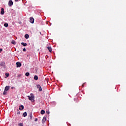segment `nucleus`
Returning <instances> with one entry per match:
<instances>
[{"label":"nucleus","mask_w":126,"mask_h":126,"mask_svg":"<svg viewBox=\"0 0 126 126\" xmlns=\"http://www.w3.org/2000/svg\"><path fill=\"white\" fill-rule=\"evenodd\" d=\"M10 88V87H9V86H6L5 87L4 91L3 92V95H6V93H7V92H6V91H8V90H9Z\"/></svg>","instance_id":"obj_1"},{"label":"nucleus","mask_w":126,"mask_h":126,"mask_svg":"<svg viewBox=\"0 0 126 126\" xmlns=\"http://www.w3.org/2000/svg\"><path fill=\"white\" fill-rule=\"evenodd\" d=\"M29 99L30 100V101H32V100H34V95L33 94H31V96L28 95V96Z\"/></svg>","instance_id":"obj_2"},{"label":"nucleus","mask_w":126,"mask_h":126,"mask_svg":"<svg viewBox=\"0 0 126 126\" xmlns=\"http://www.w3.org/2000/svg\"><path fill=\"white\" fill-rule=\"evenodd\" d=\"M8 5L9 6H12V5H13V2L12 1V0H9Z\"/></svg>","instance_id":"obj_3"},{"label":"nucleus","mask_w":126,"mask_h":126,"mask_svg":"<svg viewBox=\"0 0 126 126\" xmlns=\"http://www.w3.org/2000/svg\"><path fill=\"white\" fill-rule=\"evenodd\" d=\"M30 21L31 22V23H34V18H33V17H31L30 18Z\"/></svg>","instance_id":"obj_4"},{"label":"nucleus","mask_w":126,"mask_h":126,"mask_svg":"<svg viewBox=\"0 0 126 126\" xmlns=\"http://www.w3.org/2000/svg\"><path fill=\"white\" fill-rule=\"evenodd\" d=\"M37 89H39V91H42V87H41V85H37Z\"/></svg>","instance_id":"obj_5"},{"label":"nucleus","mask_w":126,"mask_h":126,"mask_svg":"<svg viewBox=\"0 0 126 126\" xmlns=\"http://www.w3.org/2000/svg\"><path fill=\"white\" fill-rule=\"evenodd\" d=\"M17 67H20L21 66V63L20 62H17L16 63Z\"/></svg>","instance_id":"obj_6"},{"label":"nucleus","mask_w":126,"mask_h":126,"mask_svg":"<svg viewBox=\"0 0 126 126\" xmlns=\"http://www.w3.org/2000/svg\"><path fill=\"white\" fill-rule=\"evenodd\" d=\"M0 14L2 15V14H4V9L3 8L1 9Z\"/></svg>","instance_id":"obj_7"},{"label":"nucleus","mask_w":126,"mask_h":126,"mask_svg":"<svg viewBox=\"0 0 126 126\" xmlns=\"http://www.w3.org/2000/svg\"><path fill=\"white\" fill-rule=\"evenodd\" d=\"M47 49H48V51L50 52V53H52V47H48Z\"/></svg>","instance_id":"obj_8"},{"label":"nucleus","mask_w":126,"mask_h":126,"mask_svg":"<svg viewBox=\"0 0 126 126\" xmlns=\"http://www.w3.org/2000/svg\"><path fill=\"white\" fill-rule=\"evenodd\" d=\"M46 120H47V118L46 117H43L42 119V124H44V123H45Z\"/></svg>","instance_id":"obj_9"},{"label":"nucleus","mask_w":126,"mask_h":126,"mask_svg":"<svg viewBox=\"0 0 126 126\" xmlns=\"http://www.w3.org/2000/svg\"><path fill=\"white\" fill-rule=\"evenodd\" d=\"M24 109V106L23 105H21L20 106V107H19V110H22Z\"/></svg>","instance_id":"obj_10"},{"label":"nucleus","mask_w":126,"mask_h":126,"mask_svg":"<svg viewBox=\"0 0 126 126\" xmlns=\"http://www.w3.org/2000/svg\"><path fill=\"white\" fill-rule=\"evenodd\" d=\"M25 38H26V39H28V38H29V34H25Z\"/></svg>","instance_id":"obj_11"},{"label":"nucleus","mask_w":126,"mask_h":126,"mask_svg":"<svg viewBox=\"0 0 126 126\" xmlns=\"http://www.w3.org/2000/svg\"><path fill=\"white\" fill-rule=\"evenodd\" d=\"M21 45H22V46H24V47H26V46H27V43H24V42H22Z\"/></svg>","instance_id":"obj_12"},{"label":"nucleus","mask_w":126,"mask_h":126,"mask_svg":"<svg viewBox=\"0 0 126 126\" xmlns=\"http://www.w3.org/2000/svg\"><path fill=\"white\" fill-rule=\"evenodd\" d=\"M23 117H27V112H24V113L23 114Z\"/></svg>","instance_id":"obj_13"},{"label":"nucleus","mask_w":126,"mask_h":126,"mask_svg":"<svg viewBox=\"0 0 126 126\" xmlns=\"http://www.w3.org/2000/svg\"><path fill=\"white\" fill-rule=\"evenodd\" d=\"M34 80H38V76L35 75L34 76Z\"/></svg>","instance_id":"obj_14"},{"label":"nucleus","mask_w":126,"mask_h":126,"mask_svg":"<svg viewBox=\"0 0 126 126\" xmlns=\"http://www.w3.org/2000/svg\"><path fill=\"white\" fill-rule=\"evenodd\" d=\"M40 114H41V115H44V114H45V111L44 110H42L40 112Z\"/></svg>","instance_id":"obj_15"},{"label":"nucleus","mask_w":126,"mask_h":126,"mask_svg":"<svg viewBox=\"0 0 126 126\" xmlns=\"http://www.w3.org/2000/svg\"><path fill=\"white\" fill-rule=\"evenodd\" d=\"M11 44H13V45H15V44H16V42L14 41V40H12V41L11 42Z\"/></svg>","instance_id":"obj_16"},{"label":"nucleus","mask_w":126,"mask_h":126,"mask_svg":"<svg viewBox=\"0 0 126 126\" xmlns=\"http://www.w3.org/2000/svg\"><path fill=\"white\" fill-rule=\"evenodd\" d=\"M33 117V116L32 115V113H31L30 114V120H32V117Z\"/></svg>","instance_id":"obj_17"},{"label":"nucleus","mask_w":126,"mask_h":126,"mask_svg":"<svg viewBox=\"0 0 126 126\" xmlns=\"http://www.w3.org/2000/svg\"><path fill=\"white\" fill-rule=\"evenodd\" d=\"M4 26L5 27H8V24H7V23H5V24H4Z\"/></svg>","instance_id":"obj_18"},{"label":"nucleus","mask_w":126,"mask_h":126,"mask_svg":"<svg viewBox=\"0 0 126 126\" xmlns=\"http://www.w3.org/2000/svg\"><path fill=\"white\" fill-rule=\"evenodd\" d=\"M30 73H29V72H27V73H26V74H25V76H28L29 75H30Z\"/></svg>","instance_id":"obj_19"},{"label":"nucleus","mask_w":126,"mask_h":126,"mask_svg":"<svg viewBox=\"0 0 126 126\" xmlns=\"http://www.w3.org/2000/svg\"><path fill=\"white\" fill-rule=\"evenodd\" d=\"M0 65L1 66H3V65H4V63H1Z\"/></svg>","instance_id":"obj_20"},{"label":"nucleus","mask_w":126,"mask_h":126,"mask_svg":"<svg viewBox=\"0 0 126 126\" xmlns=\"http://www.w3.org/2000/svg\"><path fill=\"white\" fill-rule=\"evenodd\" d=\"M18 126H23V124L20 123V124H18Z\"/></svg>","instance_id":"obj_21"},{"label":"nucleus","mask_w":126,"mask_h":126,"mask_svg":"<svg viewBox=\"0 0 126 126\" xmlns=\"http://www.w3.org/2000/svg\"><path fill=\"white\" fill-rule=\"evenodd\" d=\"M5 76H6L7 77H8V76H9V73H5Z\"/></svg>","instance_id":"obj_22"},{"label":"nucleus","mask_w":126,"mask_h":126,"mask_svg":"<svg viewBox=\"0 0 126 126\" xmlns=\"http://www.w3.org/2000/svg\"><path fill=\"white\" fill-rule=\"evenodd\" d=\"M23 51L24 52H26V49L25 48H24L23 49Z\"/></svg>","instance_id":"obj_23"},{"label":"nucleus","mask_w":126,"mask_h":126,"mask_svg":"<svg viewBox=\"0 0 126 126\" xmlns=\"http://www.w3.org/2000/svg\"><path fill=\"white\" fill-rule=\"evenodd\" d=\"M47 114H48V115L50 114V111H46Z\"/></svg>","instance_id":"obj_24"},{"label":"nucleus","mask_w":126,"mask_h":126,"mask_svg":"<svg viewBox=\"0 0 126 126\" xmlns=\"http://www.w3.org/2000/svg\"><path fill=\"white\" fill-rule=\"evenodd\" d=\"M34 121H35V122H38V119L35 118Z\"/></svg>","instance_id":"obj_25"},{"label":"nucleus","mask_w":126,"mask_h":126,"mask_svg":"<svg viewBox=\"0 0 126 126\" xmlns=\"http://www.w3.org/2000/svg\"><path fill=\"white\" fill-rule=\"evenodd\" d=\"M17 115H20V111H18V112H17Z\"/></svg>","instance_id":"obj_26"},{"label":"nucleus","mask_w":126,"mask_h":126,"mask_svg":"<svg viewBox=\"0 0 126 126\" xmlns=\"http://www.w3.org/2000/svg\"><path fill=\"white\" fill-rule=\"evenodd\" d=\"M15 89V88L14 87H11V89Z\"/></svg>","instance_id":"obj_27"},{"label":"nucleus","mask_w":126,"mask_h":126,"mask_svg":"<svg viewBox=\"0 0 126 126\" xmlns=\"http://www.w3.org/2000/svg\"><path fill=\"white\" fill-rule=\"evenodd\" d=\"M16 2L19 1L20 0H15Z\"/></svg>","instance_id":"obj_28"},{"label":"nucleus","mask_w":126,"mask_h":126,"mask_svg":"<svg viewBox=\"0 0 126 126\" xmlns=\"http://www.w3.org/2000/svg\"><path fill=\"white\" fill-rule=\"evenodd\" d=\"M1 51H2V49H0V52H1Z\"/></svg>","instance_id":"obj_29"},{"label":"nucleus","mask_w":126,"mask_h":126,"mask_svg":"<svg viewBox=\"0 0 126 126\" xmlns=\"http://www.w3.org/2000/svg\"><path fill=\"white\" fill-rule=\"evenodd\" d=\"M19 76H21V75H19Z\"/></svg>","instance_id":"obj_30"}]
</instances>
